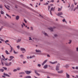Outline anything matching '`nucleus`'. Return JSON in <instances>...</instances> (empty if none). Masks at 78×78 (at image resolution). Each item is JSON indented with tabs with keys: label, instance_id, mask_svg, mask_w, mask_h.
I'll use <instances>...</instances> for the list:
<instances>
[{
	"label": "nucleus",
	"instance_id": "58836bf2",
	"mask_svg": "<svg viewBox=\"0 0 78 78\" xmlns=\"http://www.w3.org/2000/svg\"><path fill=\"white\" fill-rule=\"evenodd\" d=\"M75 9H78V5H77V7L75 8Z\"/></svg>",
	"mask_w": 78,
	"mask_h": 78
},
{
	"label": "nucleus",
	"instance_id": "0e129e2a",
	"mask_svg": "<svg viewBox=\"0 0 78 78\" xmlns=\"http://www.w3.org/2000/svg\"><path fill=\"white\" fill-rule=\"evenodd\" d=\"M47 57H50V55H47Z\"/></svg>",
	"mask_w": 78,
	"mask_h": 78
},
{
	"label": "nucleus",
	"instance_id": "e2e57ef3",
	"mask_svg": "<svg viewBox=\"0 0 78 78\" xmlns=\"http://www.w3.org/2000/svg\"><path fill=\"white\" fill-rule=\"evenodd\" d=\"M12 50L11 49V50L10 51V52H12Z\"/></svg>",
	"mask_w": 78,
	"mask_h": 78
},
{
	"label": "nucleus",
	"instance_id": "cd10ccee",
	"mask_svg": "<svg viewBox=\"0 0 78 78\" xmlns=\"http://www.w3.org/2000/svg\"><path fill=\"white\" fill-rule=\"evenodd\" d=\"M17 71V69H14L13 70V72H16Z\"/></svg>",
	"mask_w": 78,
	"mask_h": 78
},
{
	"label": "nucleus",
	"instance_id": "393cba45",
	"mask_svg": "<svg viewBox=\"0 0 78 78\" xmlns=\"http://www.w3.org/2000/svg\"><path fill=\"white\" fill-rule=\"evenodd\" d=\"M3 71H4V70L3 69H0V72H3Z\"/></svg>",
	"mask_w": 78,
	"mask_h": 78
},
{
	"label": "nucleus",
	"instance_id": "4468645a",
	"mask_svg": "<svg viewBox=\"0 0 78 78\" xmlns=\"http://www.w3.org/2000/svg\"><path fill=\"white\" fill-rule=\"evenodd\" d=\"M59 66H56V70H59Z\"/></svg>",
	"mask_w": 78,
	"mask_h": 78
},
{
	"label": "nucleus",
	"instance_id": "9d476101",
	"mask_svg": "<svg viewBox=\"0 0 78 78\" xmlns=\"http://www.w3.org/2000/svg\"><path fill=\"white\" fill-rule=\"evenodd\" d=\"M4 75H5V76H8L9 77V75L8 74L5 73H3Z\"/></svg>",
	"mask_w": 78,
	"mask_h": 78
},
{
	"label": "nucleus",
	"instance_id": "09e8293b",
	"mask_svg": "<svg viewBox=\"0 0 78 78\" xmlns=\"http://www.w3.org/2000/svg\"><path fill=\"white\" fill-rule=\"evenodd\" d=\"M76 70L78 69V66H76Z\"/></svg>",
	"mask_w": 78,
	"mask_h": 78
},
{
	"label": "nucleus",
	"instance_id": "37998d69",
	"mask_svg": "<svg viewBox=\"0 0 78 78\" xmlns=\"http://www.w3.org/2000/svg\"><path fill=\"white\" fill-rule=\"evenodd\" d=\"M29 40L30 41V40H31H31H32V39L31 38V37H29Z\"/></svg>",
	"mask_w": 78,
	"mask_h": 78
},
{
	"label": "nucleus",
	"instance_id": "bb28decb",
	"mask_svg": "<svg viewBox=\"0 0 78 78\" xmlns=\"http://www.w3.org/2000/svg\"><path fill=\"white\" fill-rule=\"evenodd\" d=\"M3 69H4V70H7V68H5V67H3Z\"/></svg>",
	"mask_w": 78,
	"mask_h": 78
},
{
	"label": "nucleus",
	"instance_id": "ea45409f",
	"mask_svg": "<svg viewBox=\"0 0 78 78\" xmlns=\"http://www.w3.org/2000/svg\"><path fill=\"white\" fill-rule=\"evenodd\" d=\"M44 34L45 36H48V35H47V33H44Z\"/></svg>",
	"mask_w": 78,
	"mask_h": 78
},
{
	"label": "nucleus",
	"instance_id": "680f3d73",
	"mask_svg": "<svg viewBox=\"0 0 78 78\" xmlns=\"http://www.w3.org/2000/svg\"><path fill=\"white\" fill-rule=\"evenodd\" d=\"M4 59L5 60H7L8 59V58H4Z\"/></svg>",
	"mask_w": 78,
	"mask_h": 78
},
{
	"label": "nucleus",
	"instance_id": "72a5a7b5",
	"mask_svg": "<svg viewBox=\"0 0 78 78\" xmlns=\"http://www.w3.org/2000/svg\"><path fill=\"white\" fill-rule=\"evenodd\" d=\"M0 41H4V40L2 39V38L0 37Z\"/></svg>",
	"mask_w": 78,
	"mask_h": 78
},
{
	"label": "nucleus",
	"instance_id": "7c9ffc66",
	"mask_svg": "<svg viewBox=\"0 0 78 78\" xmlns=\"http://www.w3.org/2000/svg\"><path fill=\"white\" fill-rule=\"evenodd\" d=\"M17 70H20V68H17Z\"/></svg>",
	"mask_w": 78,
	"mask_h": 78
},
{
	"label": "nucleus",
	"instance_id": "b1692460",
	"mask_svg": "<svg viewBox=\"0 0 78 78\" xmlns=\"http://www.w3.org/2000/svg\"><path fill=\"white\" fill-rule=\"evenodd\" d=\"M12 60L13 58H14V57L12 56H10L9 57Z\"/></svg>",
	"mask_w": 78,
	"mask_h": 78
},
{
	"label": "nucleus",
	"instance_id": "c756f323",
	"mask_svg": "<svg viewBox=\"0 0 78 78\" xmlns=\"http://www.w3.org/2000/svg\"><path fill=\"white\" fill-rule=\"evenodd\" d=\"M13 53H15V54H16V53H17V52H16L14 50L13 51Z\"/></svg>",
	"mask_w": 78,
	"mask_h": 78
},
{
	"label": "nucleus",
	"instance_id": "6ab92c4d",
	"mask_svg": "<svg viewBox=\"0 0 78 78\" xmlns=\"http://www.w3.org/2000/svg\"><path fill=\"white\" fill-rule=\"evenodd\" d=\"M54 10H55V8H53V7H52L51 8V10L50 11H54Z\"/></svg>",
	"mask_w": 78,
	"mask_h": 78
},
{
	"label": "nucleus",
	"instance_id": "864d4df0",
	"mask_svg": "<svg viewBox=\"0 0 78 78\" xmlns=\"http://www.w3.org/2000/svg\"><path fill=\"white\" fill-rule=\"evenodd\" d=\"M51 2H54V0H52L51 1Z\"/></svg>",
	"mask_w": 78,
	"mask_h": 78
},
{
	"label": "nucleus",
	"instance_id": "4c0bfd02",
	"mask_svg": "<svg viewBox=\"0 0 78 78\" xmlns=\"http://www.w3.org/2000/svg\"><path fill=\"white\" fill-rule=\"evenodd\" d=\"M17 48H18V49H19V48H20V46H19V45H18L17 46Z\"/></svg>",
	"mask_w": 78,
	"mask_h": 78
},
{
	"label": "nucleus",
	"instance_id": "a878e982",
	"mask_svg": "<svg viewBox=\"0 0 78 78\" xmlns=\"http://www.w3.org/2000/svg\"><path fill=\"white\" fill-rule=\"evenodd\" d=\"M1 14H4V12H3V11L1 10Z\"/></svg>",
	"mask_w": 78,
	"mask_h": 78
},
{
	"label": "nucleus",
	"instance_id": "e433bc0d",
	"mask_svg": "<svg viewBox=\"0 0 78 78\" xmlns=\"http://www.w3.org/2000/svg\"><path fill=\"white\" fill-rule=\"evenodd\" d=\"M37 66H38V67H41V64H37Z\"/></svg>",
	"mask_w": 78,
	"mask_h": 78
},
{
	"label": "nucleus",
	"instance_id": "9b49d317",
	"mask_svg": "<svg viewBox=\"0 0 78 78\" xmlns=\"http://www.w3.org/2000/svg\"><path fill=\"white\" fill-rule=\"evenodd\" d=\"M48 67V66L47 65H44V69H47V68Z\"/></svg>",
	"mask_w": 78,
	"mask_h": 78
},
{
	"label": "nucleus",
	"instance_id": "412c9836",
	"mask_svg": "<svg viewBox=\"0 0 78 78\" xmlns=\"http://www.w3.org/2000/svg\"><path fill=\"white\" fill-rule=\"evenodd\" d=\"M20 41H21V39H18L17 41V42L18 43V42H20Z\"/></svg>",
	"mask_w": 78,
	"mask_h": 78
},
{
	"label": "nucleus",
	"instance_id": "2eb2a0df",
	"mask_svg": "<svg viewBox=\"0 0 78 78\" xmlns=\"http://www.w3.org/2000/svg\"><path fill=\"white\" fill-rule=\"evenodd\" d=\"M49 30H51V31H53V29L51 27L49 28Z\"/></svg>",
	"mask_w": 78,
	"mask_h": 78
},
{
	"label": "nucleus",
	"instance_id": "f257e3e1",
	"mask_svg": "<svg viewBox=\"0 0 78 78\" xmlns=\"http://www.w3.org/2000/svg\"><path fill=\"white\" fill-rule=\"evenodd\" d=\"M63 13H62V12H60L59 13H58V14L57 15V16H60V17H62V18H64V17L62 16H61V15H63Z\"/></svg>",
	"mask_w": 78,
	"mask_h": 78
},
{
	"label": "nucleus",
	"instance_id": "423d86ee",
	"mask_svg": "<svg viewBox=\"0 0 78 78\" xmlns=\"http://www.w3.org/2000/svg\"><path fill=\"white\" fill-rule=\"evenodd\" d=\"M20 50L21 51H24L25 52L26 51V50H25V49L23 48H21Z\"/></svg>",
	"mask_w": 78,
	"mask_h": 78
},
{
	"label": "nucleus",
	"instance_id": "69168bd1",
	"mask_svg": "<svg viewBox=\"0 0 78 78\" xmlns=\"http://www.w3.org/2000/svg\"><path fill=\"white\" fill-rule=\"evenodd\" d=\"M12 60H11V59H8V60L9 61H11Z\"/></svg>",
	"mask_w": 78,
	"mask_h": 78
},
{
	"label": "nucleus",
	"instance_id": "6e6552de",
	"mask_svg": "<svg viewBox=\"0 0 78 78\" xmlns=\"http://www.w3.org/2000/svg\"><path fill=\"white\" fill-rule=\"evenodd\" d=\"M35 73L36 74H37V75H38V76H40V74H39L37 72V71H36V70H35Z\"/></svg>",
	"mask_w": 78,
	"mask_h": 78
},
{
	"label": "nucleus",
	"instance_id": "5701e85b",
	"mask_svg": "<svg viewBox=\"0 0 78 78\" xmlns=\"http://www.w3.org/2000/svg\"><path fill=\"white\" fill-rule=\"evenodd\" d=\"M19 19V16H17L16 17V20H18Z\"/></svg>",
	"mask_w": 78,
	"mask_h": 78
},
{
	"label": "nucleus",
	"instance_id": "5fc2aeb1",
	"mask_svg": "<svg viewBox=\"0 0 78 78\" xmlns=\"http://www.w3.org/2000/svg\"><path fill=\"white\" fill-rule=\"evenodd\" d=\"M3 28L2 27H1L0 28V31H1V30H2V29Z\"/></svg>",
	"mask_w": 78,
	"mask_h": 78
},
{
	"label": "nucleus",
	"instance_id": "c85d7f7f",
	"mask_svg": "<svg viewBox=\"0 0 78 78\" xmlns=\"http://www.w3.org/2000/svg\"><path fill=\"white\" fill-rule=\"evenodd\" d=\"M1 62L2 64V66H3V65H4L3 64V62H2V60H1Z\"/></svg>",
	"mask_w": 78,
	"mask_h": 78
},
{
	"label": "nucleus",
	"instance_id": "79ce46f5",
	"mask_svg": "<svg viewBox=\"0 0 78 78\" xmlns=\"http://www.w3.org/2000/svg\"><path fill=\"white\" fill-rule=\"evenodd\" d=\"M23 64H26V63H27V61H23Z\"/></svg>",
	"mask_w": 78,
	"mask_h": 78
},
{
	"label": "nucleus",
	"instance_id": "bf43d9fd",
	"mask_svg": "<svg viewBox=\"0 0 78 78\" xmlns=\"http://www.w3.org/2000/svg\"><path fill=\"white\" fill-rule=\"evenodd\" d=\"M31 28L32 30H33V27H31Z\"/></svg>",
	"mask_w": 78,
	"mask_h": 78
},
{
	"label": "nucleus",
	"instance_id": "052dcab7",
	"mask_svg": "<svg viewBox=\"0 0 78 78\" xmlns=\"http://www.w3.org/2000/svg\"><path fill=\"white\" fill-rule=\"evenodd\" d=\"M27 59H29V58H30V57H29V56H27Z\"/></svg>",
	"mask_w": 78,
	"mask_h": 78
},
{
	"label": "nucleus",
	"instance_id": "20e7f679",
	"mask_svg": "<svg viewBox=\"0 0 78 78\" xmlns=\"http://www.w3.org/2000/svg\"><path fill=\"white\" fill-rule=\"evenodd\" d=\"M36 51L37 53H38V54H40L41 53V51L39 50H37V49H36Z\"/></svg>",
	"mask_w": 78,
	"mask_h": 78
},
{
	"label": "nucleus",
	"instance_id": "473e14b6",
	"mask_svg": "<svg viewBox=\"0 0 78 78\" xmlns=\"http://www.w3.org/2000/svg\"><path fill=\"white\" fill-rule=\"evenodd\" d=\"M50 6H48V10L50 11Z\"/></svg>",
	"mask_w": 78,
	"mask_h": 78
},
{
	"label": "nucleus",
	"instance_id": "0eeeda50",
	"mask_svg": "<svg viewBox=\"0 0 78 78\" xmlns=\"http://www.w3.org/2000/svg\"><path fill=\"white\" fill-rule=\"evenodd\" d=\"M66 76L67 78H70V75L67 73H66Z\"/></svg>",
	"mask_w": 78,
	"mask_h": 78
},
{
	"label": "nucleus",
	"instance_id": "f8f14e48",
	"mask_svg": "<svg viewBox=\"0 0 78 78\" xmlns=\"http://www.w3.org/2000/svg\"><path fill=\"white\" fill-rule=\"evenodd\" d=\"M5 52L7 55H9L10 54L8 52V51L7 50H5Z\"/></svg>",
	"mask_w": 78,
	"mask_h": 78
},
{
	"label": "nucleus",
	"instance_id": "a18cd8bd",
	"mask_svg": "<svg viewBox=\"0 0 78 78\" xmlns=\"http://www.w3.org/2000/svg\"><path fill=\"white\" fill-rule=\"evenodd\" d=\"M10 47L11 48V50H12V47H11V45H10Z\"/></svg>",
	"mask_w": 78,
	"mask_h": 78
},
{
	"label": "nucleus",
	"instance_id": "f3484780",
	"mask_svg": "<svg viewBox=\"0 0 78 78\" xmlns=\"http://www.w3.org/2000/svg\"><path fill=\"white\" fill-rule=\"evenodd\" d=\"M35 57V55H32V56H30V59H31V58H34Z\"/></svg>",
	"mask_w": 78,
	"mask_h": 78
},
{
	"label": "nucleus",
	"instance_id": "dca6fc26",
	"mask_svg": "<svg viewBox=\"0 0 78 78\" xmlns=\"http://www.w3.org/2000/svg\"><path fill=\"white\" fill-rule=\"evenodd\" d=\"M63 73V71L61 70L60 71H58V73Z\"/></svg>",
	"mask_w": 78,
	"mask_h": 78
},
{
	"label": "nucleus",
	"instance_id": "39448f33",
	"mask_svg": "<svg viewBox=\"0 0 78 78\" xmlns=\"http://www.w3.org/2000/svg\"><path fill=\"white\" fill-rule=\"evenodd\" d=\"M47 61H48V60H45L41 64L42 66H44V64H45L46 63V62H47Z\"/></svg>",
	"mask_w": 78,
	"mask_h": 78
},
{
	"label": "nucleus",
	"instance_id": "774afa93",
	"mask_svg": "<svg viewBox=\"0 0 78 78\" xmlns=\"http://www.w3.org/2000/svg\"><path fill=\"white\" fill-rule=\"evenodd\" d=\"M76 76L77 78H78V75H76Z\"/></svg>",
	"mask_w": 78,
	"mask_h": 78
},
{
	"label": "nucleus",
	"instance_id": "4d7b16f0",
	"mask_svg": "<svg viewBox=\"0 0 78 78\" xmlns=\"http://www.w3.org/2000/svg\"><path fill=\"white\" fill-rule=\"evenodd\" d=\"M20 56H21V57H23V55H20Z\"/></svg>",
	"mask_w": 78,
	"mask_h": 78
},
{
	"label": "nucleus",
	"instance_id": "aec40b11",
	"mask_svg": "<svg viewBox=\"0 0 78 78\" xmlns=\"http://www.w3.org/2000/svg\"><path fill=\"white\" fill-rule=\"evenodd\" d=\"M25 73L23 72H21L19 74V75H22V74H23Z\"/></svg>",
	"mask_w": 78,
	"mask_h": 78
},
{
	"label": "nucleus",
	"instance_id": "603ef678",
	"mask_svg": "<svg viewBox=\"0 0 78 78\" xmlns=\"http://www.w3.org/2000/svg\"><path fill=\"white\" fill-rule=\"evenodd\" d=\"M6 15L7 16H8V17L9 16V15L8 14H7V13L6 14Z\"/></svg>",
	"mask_w": 78,
	"mask_h": 78
},
{
	"label": "nucleus",
	"instance_id": "49530a36",
	"mask_svg": "<svg viewBox=\"0 0 78 78\" xmlns=\"http://www.w3.org/2000/svg\"><path fill=\"white\" fill-rule=\"evenodd\" d=\"M3 8V6H2V5H1L0 6V8L2 9V8Z\"/></svg>",
	"mask_w": 78,
	"mask_h": 78
},
{
	"label": "nucleus",
	"instance_id": "13d9d810",
	"mask_svg": "<svg viewBox=\"0 0 78 78\" xmlns=\"http://www.w3.org/2000/svg\"><path fill=\"white\" fill-rule=\"evenodd\" d=\"M76 51H78V48H76Z\"/></svg>",
	"mask_w": 78,
	"mask_h": 78
},
{
	"label": "nucleus",
	"instance_id": "ddd939ff",
	"mask_svg": "<svg viewBox=\"0 0 78 78\" xmlns=\"http://www.w3.org/2000/svg\"><path fill=\"white\" fill-rule=\"evenodd\" d=\"M50 63H51V64H56V63H57V62L56 61L54 62H50Z\"/></svg>",
	"mask_w": 78,
	"mask_h": 78
},
{
	"label": "nucleus",
	"instance_id": "338daca9",
	"mask_svg": "<svg viewBox=\"0 0 78 78\" xmlns=\"http://www.w3.org/2000/svg\"><path fill=\"white\" fill-rule=\"evenodd\" d=\"M22 76H23L22 75H20V77H22Z\"/></svg>",
	"mask_w": 78,
	"mask_h": 78
},
{
	"label": "nucleus",
	"instance_id": "6e6d98bb",
	"mask_svg": "<svg viewBox=\"0 0 78 78\" xmlns=\"http://www.w3.org/2000/svg\"><path fill=\"white\" fill-rule=\"evenodd\" d=\"M3 28L2 27H1L0 28V31H1V30H2V29Z\"/></svg>",
	"mask_w": 78,
	"mask_h": 78
},
{
	"label": "nucleus",
	"instance_id": "f03ea898",
	"mask_svg": "<svg viewBox=\"0 0 78 78\" xmlns=\"http://www.w3.org/2000/svg\"><path fill=\"white\" fill-rule=\"evenodd\" d=\"M11 64H12V62H10L9 63L6 62L5 63V65L6 66H10L11 65Z\"/></svg>",
	"mask_w": 78,
	"mask_h": 78
},
{
	"label": "nucleus",
	"instance_id": "8fccbe9b",
	"mask_svg": "<svg viewBox=\"0 0 78 78\" xmlns=\"http://www.w3.org/2000/svg\"><path fill=\"white\" fill-rule=\"evenodd\" d=\"M24 22H25V23H27V21H26V20L25 19L24 20Z\"/></svg>",
	"mask_w": 78,
	"mask_h": 78
},
{
	"label": "nucleus",
	"instance_id": "2f4dec72",
	"mask_svg": "<svg viewBox=\"0 0 78 78\" xmlns=\"http://www.w3.org/2000/svg\"><path fill=\"white\" fill-rule=\"evenodd\" d=\"M40 72H41V73H45V72L43 71H40Z\"/></svg>",
	"mask_w": 78,
	"mask_h": 78
},
{
	"label": "nucleus",
	"instance_id": "de8ad7c7",
	"mask_svg": "<svg viewBox=\"0 0 78 78\" xmlns=\"http://www.w3.org/2000/svg\"><path fill=\"white\" fill-rule=\"evenodd\" d=\"M2 57H3V58L4 59H5V56H4V55H2Z\"/></svg>",
	"mask_w": 78,
	"mask_h": 78
},
{
	"label": "nucleus",
	"instance_id": "c03bdc74",
	"mask_svg": "<svg viewBox=\"0 0 78 78\" xmlns=\"http://www.w3.org/2000/svg\"><path fill=\"white\" fill-rule=\"evenodd\" d=\"M54 36L55 37H57V36H58V35H57V34H55Z\"/></svg>",
	"mask_w": 78,
	"mask_h": 78
},
{
	"label": "nucleus",
	"instance_id": "7ed1b4c3",
	"mask_svg": "<svg viewBox=\"0 0 78 78\" xmlns=\"http://www.w3.org/2000/svg\"><path fill=\"white\" fill-rule=\"evenodd\" d=\"M25 72L26 73V74H27V75H30V74L31 73V71H25Z\"/></svg>",
	"mask_w": 78,
	"mask_h": 78
},
{
	"label": "nucleus",
	"instance_id": "c9c22d12",
	"mask_svg": "<svg viewBox=\"0 0 78 78\" xmlns=\"http://www.w3.org/2000/svg\"><path fill=\"white\" fill-rule=\"evenodd\" d=\"M9 42V40H6V41H5V43H6V42Z\"/></svg>",
	"mask_w": 78,
	"mask_h": 78
},
{
	"label": "nucleus",
	"instance_id": "f704fd0d",
	"mask_svg": "<svg viewBox=\"0 0 78 78\" xmlns=\"http://www.w3.org/2000/svg\"><path fill=\"white\" fill-rule=\"evenodd\" d=\"M5 8H7V9H8V10H9V9L8 8H7V7H6V6L5 5Z\"/></svg>",
	"mask_w": 78,
	"mask_h": 78
},
{
	"label": "nucleus",
	"instance_id": "a211bd4d",
	"mask_svg": "<svg viewBox=\"0 0 78 78\" xmlns=\"http://www.w3.org/2000/svg\"><path fill=\"white\" fill-rule=\"evenodd\" d=\"M62 7H61V8L60 9L59 8H58V11H61L62 9Z\"/></svg>",
	"mask_w": 78,
	"mask_h": 78
},
{
	"label": "nucleus",
	"instance_id": "3c124183",
	"mask_svg": "<svg viewBox=\"0 0 78 78\" xmlns=\"http://www.w3.org/2000/svg\"><path fill=\"white\" fill-rule=\"evenodd\" d=\"M50 13L51 15L52 16L53 15L52 14V13H51V11H50Z\"/></svg>",
	"mask_w": 78,
	"mask_h": 78
},
{
	"label": "nucleus",
	"instance_id": "4be33fe9",
	"mask_svg": "<svg viewBox=\"0 0 78 78\" xmlns=\"http://www.w3.org/2000/svg\"><path fill=\"white\" fill-rule=\"evenodd\" d=\"M62 21L63 22H65L67 23V21H66V19H63L62 20Z\"/></svg>",
	"mask_w": 78,
	"mask_h": 78
},
{
	"label": "nucleus",
	"instance_id": "a19ab883",
	"mask_svg": "<svg viewBox=\"0 0 78 78\" xmlns=\"http://www.w3.org/2000/svg\"><path fill=\"white\" fill-rule=\"evenodd\" d=\"M71 42H72V40H69V42L68 43V44H71Z\"/></svg>",
	"mask_w": 78,
	"mask_h": 78
},
{
	"label": "nucleus",
	"instance_id": "1a4fd4ad",
	"mask_svg": "<svg viewBox=\"0 0 78 78\" xmlns=\"http://www.w3.org/2000/svg\"><path fill=\"white\" fill-rule=\"evenodd\" d=\"M25 78H31V76H27L24 77Z\"/></svg>",
	"mask_w": 78,
	"mask_h": 78
}]
</instances>
